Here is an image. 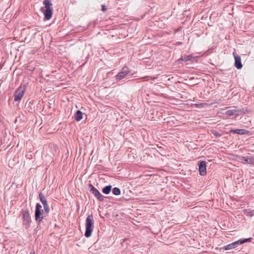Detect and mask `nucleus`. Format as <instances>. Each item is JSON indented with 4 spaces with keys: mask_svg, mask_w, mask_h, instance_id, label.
Listing matches in <instances>:
<instances>
[{
    "mask_svg": "<svg viewBox=\"0 0 254 254\" xmlns=\"http://www.w3.org/2000/svg\"><path fill=\"white\" fill-rule=\"evenodd\" d=\"M39 198L42 203L44 210L42 209V206L39 203H36L35 210V221L39 223L42 221L43 219L46 216V214L50 212V208L47 202V199L42 192L39 193Z\"/></svg>",
    "mask_w": 254,
    "mask_h": 254,
    "instance_id": "f257e3e1",
    "label": "nucleus"
},
{
    "mask_svg": "<svg viewBox=\"0 0 254 254\" xmlns=\"http://www.w3.org/2000/svg\"><path fill=\"white\" fill-rule=\"evenodd\" d=\"M43 4L45 6L41 8V11L44 15V21L49 20L52 18L53 15V4L50 0H44Z\"/></svg>",
    "mask_w": 254,
    "mask_h": 254,
    "instance_id": "f03ea898",
    "label": "nucleus"
},
{
    "mask_svg": "<svg viewBox=\"0 0 254 254\" xmlns=\"http://www.w3.org/2000/svg\"><path fill=\"white\" fill-rule=\"evenodd\" d=\"M94 228V219L93 215L87 216L85 221V232L84 236L89 238L91 236Z\"/></svg>",
    "mask_w": 254,
    "mask_h": 254,
    "instance_id": "7ed1b4c3",
    "label": "nucleus"
},
{
    "mask_svg": "<svg viewBox=\"0 0 254 254\" xmlns=\"http://www.w3.org/2000/svg\"><path fill=\"white\" fill-rule=\"evenodd\" d=\"M252 240V238L247 239H240L237 241L229 244L226 246H223L221 249L224 250H229L237 248L239 245H242L245 243L250 242Z\"/></svg>",
    "mask_w": 254,
    "mask_h": 254,
    "instance_id": "20e7f679",
    "label": "nucleus"
},
{
    "mask_svg": "<svg viewBox=\"0 0 254 254\" xmlns=\"http://www.w3.org/2000/svg\"><path fill=\"white\" fill-rule=\"evenodd\" d=\"M26 90V85H21L15 91L14 93V99L15 101H20L23 96Z\"/></svg>",
    "mask_w": 254,
    "mask_h": 254,
    "instance_id": "39448f33",
    "label": "nucleus"
},
{
    "mask_svg": "<svg viewBox=\"0 0 254 254\" xmlns=\"http://www.w3.org/2000/svg\"><path fill=\"white\" fill-rule=\"evenodd\" d=\"M31 222V219L29 211L28 210L24 211L22 214V223L25 229H27L30 227Z\"/></svg>",
    "mask_w": 254,
    "mask_h": 254,
    "instance_id": "423d86ee",
    "label": "nucleus"
},
{
    "mask_svg": "<svg viewBox=\"0 0 254 254\" xmlns=\"http://www.w3.org/2000/svg\"><path fill=\"white\" fill-rule=\"evenodd\" d=\"M130 73V70L127 66L124 67L122 70L120 71L116 76L115 79L117 81L122 80L126 77Z\"/></svg>",
    "mask_w": 254,
    "mask_h": 254,
    "instance_id": "0eeeda50",
    "label": "nucleus"
},
{
    "mask_svg": "<svg viewBox=\"0 0 254 254\" xmlns=\"http://www.w3.org/2000/svg\"><path fill=\"white\" fill-rule=\"evenodd\" d=\"M90 191L91 192L99 201H103L105 197L102 195L99 191L96 189L92 184H89Z\"/></svg>",
    "mask_w": 254,
    "mask_h": 254,
    "instance_id": "6e6552de",
    "label": "nucleus"
},
{
    "mask_svg": "<svg viewBox=\"0 0 254 254\" xmlns=\"http://www.w3.org/2000/svg\"><path fill=\"white\" fill-rule=\"evenodd\" d=\"M198 170L199 174L204 176L206 174V165L205 161H199L198 163Z\"/></svg>",
    "mask_w": 254,
    "mask_h": 254,
    "instance_id": "1a4fd4ad",
    "label": "nucleus"
},
{
    "mask_svg": "<svg viewBox=\"0 0 254 254\" xmlns=\"http://www.w3.org/2000/svg\"><path fill=\"white\" fill-rule=\"evenodd\" d=\"M235 58V64L234 65L235 67L238 69H240L242 68L243 65L241 63V59L240 56L238 55H234Z\"/></svg>",
    "mask_w": 254,
    "mask_h": 254,
    "instance_id": "9d476101",
    "label": "nucleus"
},
{
    "mask_svg": "<svg viewBox=\"0 0 254 254\" xmlns=\"http://www.w3.org/2000/svg\"><path fill=\"white\" fill-rule=\"evenodd\" d=\"M230 132H233L234 133L238 134H248L249 131L244 129H231Z\"/></svg>",
    "mask_w": 254,
    "mask_h": 254,
    "instance_id": "9b49d317",
    "label": "nucleus"
},
{
    "mask_svg": "<svg viewBox=\"0 0 254 254\" xmlns=\"http://www.w3.org/2000/svg\"><path fill=\"white\" fill-rule=\"evenodd\" d=\"M239 112L236 110L231 109V110H227L225 112V114L227 116H233L234 115H239Z\"/></svg>",
    "mask_w": 254,
    "mask_h": 254,
    "instance_id": "f8f14e48",
    "label": "nucleus"
},
{
    "mask_svg": "<svg viewBox=\"0 0 254 254\" xmlns=\"http://www.w3.org/2000/svg\"><path fill=\"white\" fill-rule=\"evenodd\" d=\"M82 113L80 110H77L75 115L74 118L76 121H80L82 119Z\"/></svg>",
    "mask_w": 254,
    "mask_h": 254,
    "instance_id": "ddd939ff",
    "label": "nucleus"
},
{
    "mask_svg": "<svg viewBox=\"0 0 254 254\" xmlns=\"http://www.w3.org/2000/svg\"><path fill=\"white\" fill-rule=\"evenodd\" d=\"M111 189V185L107 186L102 189V192L106 194H108L110 193Z\"/></svg>",
    "mask_w": 254,
    "mask_h": 254,
    "instance_id": "4468645a",
    "label": "nucleus"
},
{
    "mask_svg": "<svg viewBox=\"0 0 254 254\" xmlns=\"http://www.w3.org/2000/svg\"><path fill=\"white\" fill-rule=\"evenodd\" d=\"M243 213L246 216L252 217L254 215V210H251L250 209H244L243 210Z\"/></svg>",
    "mask_w": 254,
    "mask_h": 254,
    "instance_id": "2eb2a0df",
    "label": "nucleus"
},
{
    "mask_svg": "<svg viewBox=\"0 0 254 254\" xmlns=\"http://www.w3.org/2000/svg\"><path fill=\"white\" fill-rule=\"evenodd\" d=\"M192 58H193V57L191 55H189L185 56L184 57H182L181 58H180L179 60V61H183L187 62V61L191 60Z\"/></svg>",
    "mask_w": 254,
    "mask_h": 254,
    "instance_id": "dca6fc26",
    "label": "nucleus"
},
{
    "mask_svg": "<svg viewBox=\"0 0 254 254\" xmlns=\"http://www.w3.org/2000/svg\"><path fill=\"white\" fill-rule=\"evenodd\" d=\"M112 192L114 195H119L121 194V190L119 188H114L112 190Z\"/></svg>",
    "mask_w": 254,
    "mask_h": 254,
    "instance_id": "f3484780",
    "label": "nucleus"
},
{
    "mask_svg": "<svg viewBox=\"0 0 254 254\" xmlns=\"http://www.w3.org/2000/svg\"><path fill=\"white\" fill-rule=\"evenodd\" d=\"M212 133L216 137H220L221 134L216 130H212Z\"/></svg>",
    "mask_w": 254,
    "mask_h": 254,
    "instance_id": "a211bd4d",
    "label": "nucleus"
},
{
    "mask_svg": "<svg viewBox=\"0 0 254 254\" xmlns=\"http://www.w3.org/2000/svg\"><path fill=\"white\" fill-rule=\"evenodd\" d=\"M243 160L245 161L247 164H250L249 160H251V157H244L243 158Z\"/></svg>",
    "mask_w": 254,
    "mask_h": 254,
    "instance_id": "6ab92c4d",
    "label": "nucleus"
},
{
    "mask_svg": "<svg viewBox=\"0 0 254 254\" xmlns=\"http://www.w3.org/2000/svg\"><path fill=\"white\" fill-rule=\"evenodd\" d=\"M250 164L254 165V157H251V160H249Z\"/></svg>",
    "mask_w": 254,
    "mask_h": 254,
    "instance_id": "aec40b11",
    "label": "nucleus"
},
{
    "mask_svg": "<svg viewBox=\"0 0 254 254\" xmlns=\"http://www.w3.org/2000/svg\"><path fill=\"white\" fill-rule=\"evenodd\" d=\"M101 7H102V10L103 12H105L107 10V8H106V6L105 5H102Z\"/></svg>",
    "mask_w": 254,
    "mask_h": 254,
    "instance_id": "412c9836",
    "label": "nucleus"
},
{
    "mask_svg": "<svg viewBox=\"0 0 254 254\" xmlns=\"http://www.w3.org/2000/svg\"><path fill=\"white\" fill-rule=\"evenodd\" d=\"M195 106L196 107H201L202 106V103H200V104H195Z\"/></svg>",
    "mask_w": 254,
    "mask_h": 254,
    "instance_id": "4be33fe9",
    "label": "nucleus"
},
{
    "mask_svg": "<svg viewBox=\"0 0 254 254\" xmlns=\"http://www.w3.org/2000/svg\"><path fill=\"white\" fill-rule=\"evenodd\" d=\"M29 254H35V252L34 249H32L30 252Z\"/></svg>",
    "mask_w": 254,
    "mask_h": 254,
    "instance_id": "5701e85b",
    "label": "nucleus"
},
{
    "mask_svg": "<svg viewBox=\"0 0 254 254\" xmlns=\"http://www.w3.org/2000/svg\"><path fill=\"white\" fill-rule=\"evenodd\" d=\"M143 78H150V76H145L143 77Z\"/></svg>",
    "mask_w": 254,
    "mask_h": 254,
    "instance_id": "b1692460",
    "label": "nucleus"
}]
</instances>
